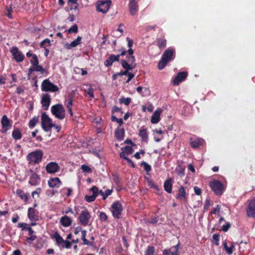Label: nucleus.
<instances>
[{"mask_svg": "<svg viewBox=\"0 0 255 255\" xmlns=\"http://www.w3.org/2000/svg\"><path fill=\"white\" fill-rule=\"evenodd\" d=\"M175 54V51L173 49L168 48L165 50L158 62V68L159 70L163 69L169 61L174 59Z\"/></svg>", "mask_w": 255, "mask_h": 255, "instance_id": "f257e3e1", "label": "nucleus"}, {"mask_svg": "<svg viewBox=\"0 0 255 255\" xmlns=\"http://www.w3.org/2000/svg\"><path fill=\"white\" fill-rule=\"evenodd\" d=\"M43 152L40 149H37L28 154L26 159L31 164L39 163L42 161Z\"/></svg>", "mask_w": 255, "mask_h": 255, "instance_id": "f03ea898", "label": "nucleus"}, {"mask_svg": "<svg viewBox=\"0 0 255 255\" xmlns=\"http://www.w3.org/2000/svg\"><path fill=\"white\" fill-rule=\"evenodd\" d=\"M124 208L119 201H115L111 206V211L115 219H119L122 215Z\"/></svg>", "mask_w": 255, "mask_h": 255, "instance_id": "7ed1b4c3", "label": "nucleus"}, {"mask_svg": "<svg viewBox=\"0 0 255 255\" xmlns=\"http://www.w3.org/2000/svg\"><path fill=\"white\" fill-rule=\"evenodd\" d=\"M209 186L215 194L217 195H222L224 191V185L219 180H214L210 181Z\"/></svg>", "mask_w": 255, "mask_h": 255, "instance_id": "20e7f679", "label": "nucleus"}, {"mask_svg": "<svg viewBox=\"0 0 255 255\" xmlns=\"http://www.w3.org/2000/svg\"><path fill=\"white\" fill-rule=\"evenodd\" d=\"M112 4L111 0H101L96 2V9L97 11L106 13Z\"/></svg>", "mask_w": 255, "mask_h": 255, "instance_id": "39448f33", "label": "nucleus"}, {"mask_svg": "<svg viewBox=\"0 0 255 255\" xmlns=\"http://www.w3.org/2000/svg\"><path fill=\"white\" fill-rule=\"evenodd\" d=\"M41 90L44 92H56L59 90L57 85L51 83L49 79L43 81L41 86Z\"/></svg>", "mask_w": 255, "mask_h": 255, "instance_id": "423d86ee", "label": "nucleus"}, {"mask_svg": "<svg viewBox=\"0 0 255 255\" xmlns=\"http://www.w3.org/2000/svg\"><path fill=\"white\" fill-rule=\"evenodd\" d=\"M52 114L56 118L62 120L65 118V110L61 104H57L51 107Z\"/></svg>", "mask_w": 255, "mask_h": 255, "instance_id": "0eeeda50", "label": "nucleus"}, {"mask_svg": "<svg viewBox=\"0 0 255 255\" xmlns=\"http://www.w3.org/2000/svg\"><path fill=\"white\" fill-rule=\"evenodd\" d=\"M41 125L43 129L45 131H50L52 128V120L45 113H43L41 115Z\"/></svg>", "mask_w": 255, "mask_h": 255, "instance_id": "6e6552de", "label": "nucleus"}, {"mask_svg": "<svg viewBox=\"0 0 255 255\" xmlns=\"http://www.w3.org/2000/svg\"><path fill=\"white\" fill-rule=\"evenodd\" d=\"M91 215L87 209L82 210L78 217L79 224L83 226H87L90 222Z\"/></svg>", "mask_w": 255, "mask_h": 255, "instance_id": "1a4fd4ad", "label": "nucleus"}, {"mask_svg": "<svg viewBox=\"0 0 255 255\" xmlns=\"http://www.w3.org/2000/svg\"><path fill=\"white\" fill-rule=\"evenodd\" d=\"M175 198L181 202H187L188 199V193H186L185 187L183 186H181L180 187Z\"/></svg>", "mask_w": 255, "mask_h": 255, "instance_id": "9d476101", "label": "nucleus"}, {"mask_svg": "<svg viewBox=\"0 0 255 255\" xmlns=\"http://www.w3.org/2000/svg\"><path fill=\"white\" fill-rule=\"evenodd\" d=\"M10 53L12 54L13 59L17 62H21L23 61L24 59V55L21 51H19L17 47H13L10 50Z\"/></svg>", "mask_w": 255, "mask_h": 255, "instance_id": "9b49d317", "label": "nucleus"}, {"mask_svg": "<svg viewBox=\"0 0 255 255\" xmlns=\"http://www.w3.org/2000/svg\"><path fill=\"white\" fill-rule=\"evenodd\" d=\"M1 124L2 126V130H1V132L2 133H5L12 127L11 122L6 115H3L2 117Z\"/></svg>", "mask_w": 255, "mask_h": 255, "instance_id": "f8f14e48", "label": "nucleus"}, {"mask_svg": "<svg viewBox=\"0 0 255 255\" xmlns=\"http://www.w3.org/2000/svg\"><path fill=\"white\" fill-rule=\"evenodd\" d=\"M249 205L247 208V214L248 216L255 217V199L248 200Z\"/></svg>", "mask_w": 255, "mask_h": 255, "instance_id": "ddd939ff", "label": "nucleus"}, {"mask_svg": "<svg viewBox=\"0 0 255 255\" xmlns=\"http://www.w3.org/2000/svg\"><path fill=\"white\" fill-rule=\"evenodd\" d=\"M187 75L188 73L187 72H179L173 80V85H178L186 78Z\"/></svg>", "mask_w": 255, "mask_h": 255, "instance_id": "4468645a", "label": "nucleus"}, {"mask_svg": "<svg viewBox=\"0 0 255 255\" xmlns=\"http://www.w3.org/2000/svg\"><path fill=\"white\" fill-rule=\"evenodd\" d=\"M60 169V166L55 162H50L46 166V171L48 173H54L58 172Z\"/></svg>", "mask_w": 255, "mask_h": 255, "instance_id": "2eb2a0df", "label": "nucleus"}, {"mask_svg": "<svg viewBox=\"0 0 255 255\" xmlns=\"http://www.w3.org/2000/svg\"><path fill=\"white\" fill-rule=\"evenodd\" d=\"M51 98L49 94H44L42 95L41 104L45 110H48Z\"/></svg>", "mask_w": 255, "mask_h": 255, "instance_id": "dca6fc26", "label": "nucleus"}, {"mask_svg": "<svg viewBox=\"0 0 255 255\" xmlns=\"http://www.w3.org/2000/svg\"><path fill=\"white\" fill-rule=\"evenodd\" d=\"M128 7L130 14L132 16L135 15L138 11V5L135 0H130Z\"/></svg>", "mask_w": 255, "mask_h": 255, "instance_id": "f3484780", "label": "nucleus"}, {"mask_svg": "<svg viewBox=\"0 0 255 255\" xmlns=\"http://www.w3.org/2000/svg\"><path fill=\"white\" fill-rule=\"evenodd\" d=\"M189 140L190 145L193 148H198L203 145L205 142V140L201 138H197L194 139L192 137H190Z\"/></svg>", "mask_w": 255, "mask_h": 255, "instance_id": "a211bd4d", "label": "nucleus"}, {"mask_svg": "<svg viewBox=\"0 0 255 255\" xmlns=\"http://www.w3.org/2000/svg\"><path fill=\"white\" fill-rule=\"evenodd\" d=\"M120 60V55H110L108 58L104 61V65L106 67L111 66L114 62H119Z\"/></svg>", "mask_w": 255, "mask_h": 255, "instance_id": "6ab92c4d", "label": "nucleus"}, {"mask_svg": "<svg viewBox=\"0 0 255 255\" xmlns=\"http://www.w3.org/2000/svg\"><path fill=\"white\" fill-rule=\"evenodd\" d=\"M48 184L50 188H58L62 184V182L58 177L50 178L48 181Z\"/></svg>", "mask_w": 255, "mask_h": 255, "instance_id": "aec40b11", "label": "nucleus"}, {"mask_svg": "<svg viewBox=\"0 0 255 255\" xmlns=\"http://www.w3.org/2000/svg\"><path fill=\"white\" fill-rule=\"evenodd\" d=\"M27 216L31 221L36 222L38 220V217L35 213V210L34 208H29L28 209Z\"/></svg>", "mask_w": 255, "mask_h": 255, "instance_id": "412c9836", "label": "nucleus"}, {"mask_svg": "<svg viewBox=\"0 0 255 255\" xmlns=\"http://www.w3.org/2000/svg\"><path fill=\"white\" fill-rule=\"evenodd\" d=\"M139 136L141 139V141L147 143L148 141L147 129L146 128L142 127L139 130Z\"/></svg>", "mask_w": 255, "mask_h": 255, "instance_id": "4be33fe9", "label": "nucleus"}, {"mask_svg": "<svg viewBox=\"0 0 255 255\" xmlns=\"http://www.w3.org/2000/svg\"><path fill=\"white\" fill-rule=\"evenodd\" d=\"M82 37L78 36L76 40L73 41L70 43H66L65 45V47L67 49H70L73 47H75L81 43Z\"/></svg>", "mask_w": 255, "mask_h": 255, "instance_id": "5701e85b", "label": "nucleus"}, {"mask_svg": "<svg viewBox=\"0 0 255 255\" xmlns=\"http://www.w3.org/2000/svg\"><path fill=\"white\" fill-rule=\"evenodd\" d=\"M115 135L117 140L122 141L124 139L125 136V129L123 128H120L119 127L115 130Z\"/></svg>", "mask_w": 255, "mask_h": 255, "instance_id": "b1692460", "label": "nucleus"}, {"mask_svg": "<svg viewBox=\"0 0 255 255\" xmlns=\"http://www.w3.org/2000/svg\"><path fill=\"white\" fill-rule=\"evenodd\" d=\"M39 176L36 173H32L29 178L28 183L31 186H36L39 183Z\"/></svg>", "mask_w": 255, "mask_h": 255, "instance_id": "393cba45", "label": "nucleus"}, {"mask_svg": "<svg viewBox=\"0 0 255 255\" xmlns=\"http://www.w3.org/2000/svg\"><path fill=\"white\" fill-rule=\"evenodd\" d=\"M173 180L171 178L166 180L164 183L163 187L166 192L168 193L172 192Z\"/></svg>", "mask_w": 255, "mask_h": 255, "instance_id": "a878e982", "label": "nucleus"}, {"mask_svg": "<svg viewBox=\"0 0 255 255\" xmlns=\"http://www.w3.org/2000/svg\"><path fill=\"white\" fill-rule=\"evenodd\" d=\"M72 222V219L67 216L62 217L60 220L61 224L65 227H68L71 226Z\"/></svg>", "mask_w": 255, "mask_h": 255, "instance_id": "bb28decb", "label": "nucleus"}, {"mask_svg": "<svg viewBox=\"0 0 255 255\" xmlns=\"http://www.w3.org/2000/svg\"><path fill=\"white\" fill-rule=\"evenodd\" d=\"M161 115V110H156L154 113L152 115L151 118V123L152 124H157L160 121V116Z\"/></svg>", "mask_w": 255, "mask_h": 255, "instance_id": "cd10ccee", "label": "nucleus"}, {"mask_svg": "<svg viewBox=\"0 0 255 255\" xmlns=\"http://www.w3.org/2000/svg\"><path fill=\"white\" fill-rule=\"evenodd\" d=\"M17 195L23 200L24 202H27L29 197L28 193H24V192L20 189H17L16 191Z\"/></svg>", "mask_w": 255, "mask_h": 255, "instance_id": "c85d7f7f", "label": "nucleus"}, {"mask_svg": "<svg viewBox=\"0 0 255 255\" xmlns=\"http://www.w3.org/2000/svg\"><path fill=\"white\" fill-rule=\"evenodd\" d=\"M121 63L122 67L127 71L132 70L136 65L135 64H134V65L130 64L127 60L125 59L122 60Z\"/></svg>", "mask_w": 255, "mask_h": 255, "instance_id": "c756f323", "label": "nucleus"}, {"mask_svg": "<svg viewBox=\"0 0 255 255\" xmlns=\"http://www.w3.org/2000/svg\"><path fill=\"white\" fill-rule=\"evenodd\" d=\"M33 71L40 72L42 73L44 71V69L42 66L39 65L38 64L29 69L28 74L30 75Z\"/></svg>", "mask_w": 255, "mask_h": 255, "instance_id": "7c9ffc66", "label": "nucleus"}, {"mask_svg": "<svg viewBox=\"0 0 255 255\" xmlns=\"http://www.w3.org/2000/svg\"><path fill=\"white\" fill-rule=\"evenodd\" d=\"M157 44L159 49H164L166 46V40L164 37L156 39Z\"/></svg>", "mask_w": 255, "mask_h": 255, "instance_id": "2f4dec72", "label": "nucleus"}, {"mask_svg": "<svg viewBox=\"0 0 255 255\" xmlns=\"http://www.w3.org/2000/svg\"><path fill=\"white\" fill-rule=\"evenodd\" d=\"M12 136L15 140L21 139L22 134L19 128H15L12 131Z\"/></svg>", "mask_w": 255, "mask_h": 255, "instance_id": "473e14b6", "label": "nucleus"}, {"mask_svg": "<svg viewBox=\"0 0 255 255\" xmlns=\"http://www.w3.org/2000/svg\"><path fill=\"white\" fill-rule=\"evenodd\" d=\"M223 245L225 250H226V251L229 255H231L233 254V249L235 248V246L233 245V243L232 244L231 246L230 247L228 246L226 241L223 242Z\"/></svg>", "mask_w": 255, "mask_h": 255, "instance_id": "72a5a7b5", "label": "nucleus"}, {"mask_svg": "<svg viewBox=\"0 0 255 255\" xmlns=\"http://www.w3.org/2000/svg\"><path fill=\"white\" fill-rule=\"evenodd\" d=\"M72 192V190L70 188H63L60 190V193L62 196H66V197H69L71 193Z\"/></svg>", "mask_w": 255, "mask_h": 255, "instance_id": "f704fd0d", "label": "nucleus"}, {"mask_svg": "<svg viewBox=\"0 0 255 255\" xmlns=\"http://www.w3.org/2000/svg\"><path fill=\"white\" fill-rule=\"evenodd\" d=\"M163 255H179L178 251L176 250L170 249H166L163 251Z\"/></svg>", "mask_w": 255, "mask_h": 255, "instance_id": "c9c22d12", "label": "nucleus"}, {"mask_svg": "<svg viewBox=\"0 0 255 255\" xmlns=\"http://www.w3.org/2000/svg\"><path fill=\"white\" fill-rule=\"evenodd\" d=\"M113 192L112 189H107L105 192L102 190L99 191V194L103 196V199L105 200L109 196H110Z\"/></svg>", "mask_w": 255, "mask_h": 255, "instance_id": "e433bc0d", "label": "nucleus"}, {"mask_svg": "<svg viewBox=\"0 0 255 255\" xmlns=\"http://www.w3.org/2000/svg\"><path fill=\"white\" fill-rule=\"evenodd\" d=\"M54 238L59 246H61L64 241L62 237L57 232H56L54 235Z\"/></svg>", "mask_w": 255, "mask_h": 255, "instance_id": "4c0bfd02", "label": "nucleus"}, {"mask_svg": "<svg viewBox=\"0 0 255 255\" xmlns=\"http://www.w3.org/2000/svg\"><path fill=\"white\" fill-rule=\"evenodd\" d=\"M155 248L153 246H148L145 251L144 255H154Z\"/></svg>", "mask_w": 255, "mask_h": 255, "instance_id": "58836bf2", "label": "nucleus"}, {"mask_svg": "<svg viewBox=\"0 0 255 255\" xmlns=\"http://www.w3.org/2000/svg\"><path fill=\"white\" fill-rule=\"evenodd\" d=\"M38 121V117H36L35 116L33 118H32V119H31L29 121V123H28V126H29V128H34L35 126V125H36V124L37 123Z\"/></svg>", "mask_w": 255, "mask_h": 255, "instance_id": "ea45409f", "label": "nucleus"}, {"mask_svg": "<svg viewBox=\"0 0 255 255\" xmlns=\"http://www.w3.org/2000/svg\"><path fill=\"white\" fill-rule=\"evenodd\" d=\"M141 166H143L144 170L146 171L147 174H149V172L151 170V167L150 165L147 163L145 161H142L140 165Z\"/></svg>", "mask_w": 255, "mask_h": 255, "instance_id": "a19ab883", "label": "nucleus"}, {"mask_svg": "<svg viewBox=\"0 0 255 255\" xmlns=\"http://www.w3.org/2000/svg\"><path fill=\"white\" fill-rule=\"evenodd\" d=\"M219 240H220V234H214L212 236V243L216 246H218L219 245Z\"/></svg>", "mask_w": 255, "mask_h": 255, "instance_id": "79ce46f5", "label": "nucleus"}, {"mask_svg": "<svg viewBox=\"0 0 255 255\" xmlns=\"http://www.w3.org/2000/svg\"><path fill=\"white\" fill-rule=\"evenodd\" d=\"M184 170L185 168L182 167L181 166H178V167L176 168V171L178 175L180 177H183L184 176Z\"/></svg>", "mask_w": 255, "mask_h": 255, "instance_id": "37998d69", "label": "nucleus"}, {"mask_svg": "<svg viewBox=\"0 0 255 255\" xmlns=\"http://www.w3.org/2000/svg\"><path fill=\"white\" fill-rule=\"evenodd\" d=\"M145 178L146 179V178L145 177ZM147 184L148 185L152 188H154V189H158V186L154 183V181H153V180L151 178H147Z\"/></svg>", "mask_w": 255, "mask_h": 255, "instance_id": "c03bdc74", "label": "nucleus"}, {"mask_svg": "<svg viewBox=\"0 0 255 255\" xmlns=\"http://www.w3.org/2000/svg\"><path fill=\"white\" fill-rule=\"evenodd\" d=\"M73 96L72 95L70 94L68 96V102L67 103L66 107L68 109H72V106L73 105Z\"/></svg>", "mask_w": 255, "mask_h": 255, "instance_id": "a18cd8bd", "label": "nucleus"}, {"mask_svg": "<svg viewBox=\"0 0 255 255\" xmlns=\"http://www.w3.org/2000/svg\"><path fill=\"white\" fill-rule=\"evenodd\" d=\"M99 217L101 222H106L108 220V216L104 212H101Z\"/></svg>", "mask_w": 255, "mask_h": 255, "instance_id": "49530a36", "label": "nucleus"}, {"mask_svg": "<svg viewBox=\"0 0 255 255\" xmlns=\"http://www.w3.org/2000/svg\"><path fill=\"white\" fill-rule=\"evenodd\" d=\"M78 30V25L76 24L73 25L72 27H71L68 30V32L69 33H77Z\"/></svg>", "mask_w": 255, "mask_h": 255, "instance_id": "de8ad7c7", "label": "nucleus"}, {"mask_svg": "<svg viewBox=\"0 0 255 255\" xmlns=\"http://www.w3.org/2000/svg\"><path fill=\"white\" fill-rule=\"evenodd\" d=\"M77 0H68V4L70 5V3L72 4V5H71V9H75L77 8Z\"/></svg>", "mask_w": 255, "mask_h": 255, "instance_id": "09e8293b", "label": "nucleus"}, {"mask_svg": "<svg viewBox=\"0 0 255 255\" xmlns=\"http://www.w3.org/2000/svg\"><path fill=\"white\" fill-rule=\"evenodd\" d=\"M6 16L9 18H12V14H11V13L12 11V4H10L9 7H7L6 8Z\"/></svg>", "mask_w": 255, "mask_h": 255, "instance_id": "8fccbe9b", "label": "nucleus"}, {"mask_svg": "<svg viewBox=\"0 0 255 255\" xmlns=\"http://www.w3.org/2000/svg\"><path fill=\"white\" fill-rule=\"evenodd\" d=\"M131 102V99L130 98H123L120 99V103H124L126 106H128Z\"/></svg>", "mask_w": 255, "mask_h": 255, "instance_id": "3c124183", "label": "nucleus"}, {"mask_svg": "<svg viewBox=\"0 0 255 255\" xmlns=\"http://www.w3.org/2000/svg\"><path fill=\"white\" fill-rule=\"evenodd\" d=\"M71 242L67 240H64L63 243H62L61 246L62 248H65L66 249H69L71 248Z\"/></svg>", "mask_w": 255, "mask_h": 255, "instance_id": "603ef678", "label": "nucleus"}, {"mask_svg": "<svg viewBox=\"0 0 255 255\" xmlns=\"http://www.w3.org/2000/svg\"><path fill=\"white\" fill-rule=\"evenodd\" d=\"M30 63L31 64H32L33 66L34 65H37V64H38L39 61H38V58H37V56H36V55H35V54L33 55V56L32 57V59L31 60H30Z\"/></svg>", "mask_w": 255, "mask_h": 255, "instance_id": "864d4df0", "label": "nucleus"}, {"mask_svg": "<svg viewBox=\"0 0 255 255\" xmlns=\"http://www.w3.org/2000/svg\"><path fill=\"white\" fill-rule=\"evenodd\" d=\"M211 206V200L210 198H207L205 201V204H204V211H207Z\"/></svg>", "mask_w": 255, "mask_h": 255, "instance_id": "5fc2aeb1", "label": "nucleus"}, {"mask_svg": "<svg viewBox=\"0 0 255 255\" xmlns=\"http://www.w3.org/2000/svg\"><path fill=\"white\" fill-rule=\"evenodd\" d=\"M81 169L84 172L90 173L92 171L91 168L87 165H82L81 166Z\"/></svg>", "mask_w": 255, "mask_h": 255, "instance_id": "6e6d98bb", "label": "nucleus"}, {"mask_svg": "<svg viewBox=\"0 0 255 255\" xmlns=\"http://www.w3.org/2000/svg\"><path fill=\"white\" fill-rule=\"evenodd\" d=\"M97 197V196H95V195L92 194L91 196H86L85 199L87 202H91L95 201Z\"/></svg>", "mask_w": 255, "mask_h": 255, "instance_id": "4d7b16f0", "label": "nucleus"}, {"mask_svg": "<svg viewBox=\"0 0 255 255\" xmlns=\"http://www.w3.org/2000/svg\"><path fill=\"white\" fill-rule=\"evenodd\" d=\"M86 93H87V94L89 95L90 98H94V90L93 89L91 86L88 88V89L86 91Z\"/></svg>", "mask_w": 255, "mask_h": 255, "instance_id": "13d9d810", "label": "nucleus"}, {"mask_svg": "<svg viewBox=\"0 0 255 255\" xmlns=\"http://www.w3.org/2000/svg\"><path fill=\"white\" fill-rule=\"evenodd\" d=\"M46 43H47L48 46H50L51 45L50 41L49 39L46 38V39H45L44 40H43V41H42L40 44V45L41 47H45L44 45Z\"/></svg>", "mask_w": 255, "mask_h": 255, "instance_id": "bf43d9fd", "label": "nucleus"}, {"mask_svg": "<svg viewBox=\"0 0 255 255\" xmlns=\"http://www.w3.org/2000/svg\"><path fill=\"white\" fill-rule=\"evenodd\" d=\"M133 151V149L131 147L129 146H126L124 149V152H126L127 154H130L132 153Z\"/></svg>", "mask_w": 255, "mask_h": 255, "instance_id": "052dcab7", "label": "nucleus"}, {"mask_svg": "<svg viewBox=\"0 0 255 255\" xmlns=\"http://www.w3.org/2000/svg\"><path fill=\"white\" fill-rule=\"evenodd\" d=\"M231 224L229 222H227L226 225L222 226V230L225 232H227L231 227Z\"/></svg>", "mask_w": 255, "mask_h": 255, "instance_id": "680f3d73", "label": "nucleus"}, {"mask_svg": "<svg viewBox=\"0 0 255 255\" xmlns=\"http://www.w3.org/2000/svg\"><path fill=\"white\" fill-rule=\"evenodd\" d=\"M56 193H57V191L54 189L47 190L46 194L48 196L52 197Z\"/></svg>", "mask_w": 255, "mask_h": 255, "instance_id": "e2e57ef3", "label": "nucleus"}, {"mask_svg": "<svg viewBox=\"0 0 255 255\" xmlns=\"http://www.w3.org/2000/svg\"><path fill=\"white\" fill-rule=\"evenodd\" d=\"M127 60L128 62L130 64L133 65L134 63L135 59L134 56H130L127 57Z\"/></svg>", "mask_w": 255, "mask_h": 255, "instance_id": "0e129e2a", "label": "nucleus"}, {"mask_svg": "<svg viewBox=\"0 0 255 255\" xmlns=\"http://www.w3.org/2000/svg\"><path fill=\"white\" fill-rule=\"evenodd\" d=\"M90 191H91L93 192V195H95V196H97L98 195V189L96 186H93L91 189Z\"/></svg>", "mask_w": 255, "mask_h": 255, "instance_id": "69168bd1", "label": "nucleus"}, {"mask_svg": "<svg viewBox=\"0 0 255 255\" xmlns=\"http://www.w3.org/2000/svg\"><path fill=\"white\" fill-rule=\"evenodd\" d=\"M194 192H195V194H196L197 195H200L201 194L202 190H201V188H200L199 187H198L197 186L194 187Z\"/></svg>", "mask_w": 255, "mask_h": 255, "instance_id": "338daca9", "label": "nucleus"}, {"mask_svg": "<svg viewBox=\"0 0 255 255\" xmlns=\"http://www.w3.org/2000/svg\"><path fill=\"white\" fill-rule=\"evenodd\" d=\"M220 207L221 206L219 205L217 206L216 208H214L213 211L211 212V214H216L218 213H219L220 211Z\"/></svg>", "mask_w": 255, "mask_h": 255, "instance_id": "774afa93", "label": "nucleus"}]
</instances>
